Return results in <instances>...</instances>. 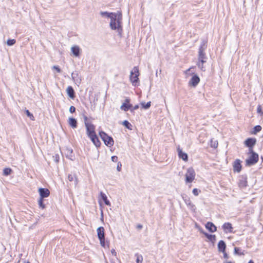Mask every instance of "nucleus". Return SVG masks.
I'll return each instance as SVG.
<instances>
[{
	"instance_id": "9",
	"label": "nucleus",
	"mask_w": 263,
	"mask_h": 263,
	"mask_svg": "<svg viewBox=\"0 0 263 263\" xmlns=\"http://www.w3.org/2000/svg\"><path fill=\"white\" fill-rule=\"evenodd\" d=\"M238 185L240 188L246 187L248 185L247 176L242 175L239 177Z\"/></svg>"
},
{
	"instance_id": "32",
	"label": "nucleus",
	"mask_w": 263,
	"mask_h": 263,
	"mask_svg": "<svg viewBox=\"0 0 263 263\" xmlns=\"http://www.w3.org/2000/svg\"><path fill=\"white\" fill-rule=\"evenodd\" d=\"M122 124L127 129L132 130V125L127 121L124 120L122 122Z\"/></svg>"
},
{
	"instance_id": "40",
	"label": "nucleus",
	"mask_w": 263,
	"mask_h": 263,
	"mask_svg": "<svg viewBox=\"0 0 263 263\" xmlns=\"http://www.w3.org/2000/svg\"><path fill=\"white\" fill-rule=\"evenodd\" d=\"M53 159L55 163H58L60 160V156L59 154H55L53 156Z\"/></svg>"
},
{
	"instance_id": "24",
	"label": "nucleus",
	"mask_w": 263,
	"mask_h": 263,
	"mask_svg": "<svg viewBox=\"0 0 263 263\" xmlns=\"http://www.w3.org/2000/svg\"><path fill=\"white\" fill-rule=\"evenodd\" d=\"M97 234L99 239L105 238L104 229L103 227H100L97 229Z\"/></svg>"
},
{
	"instance_id": "50",
	"label": "nucleus",
	"mask_w": 263,
	"mask_h": 263,
	"mask_svg": "<svg viewBox=\"0 0 263 263\" xmlns=\"http://www.w3.org/2000/svg\"><path fill=\"white\" fill-rule=\"evenodd\" d=\"M143 228V226L141 224H138L136 226V228L138 230H141Z\"/></svg>"
},
{
	"instance_id": "31",
	"label": "nucleus",
	"mask_w": 263,
	"mask_h": 263,
	"mask_svg": "<svg viewBox=\"0 0 263 263\" xmlns=\"http://www.w3.org/2000/svg\"><path fill=\"white\" fill-rule=\"evenodd\" d=\"M141 105L142 108L144 109H147L151 107V102L149 101L147 102L146 103H145V102H141Z\"/></svg>"
},
{
	"instance_id": "6",
	"label": "nucleus",
	"mask_w": 263,
	"mask_h": 263,
	"mask_svg": "<svg viewBox=\"0 0 263 263\" xmlns=\"http://www.w3.org/2000/svg\"><path fill=\"white\" fill-rule=\"evenodd\" d=\"M258 155L256 153H253L246 160V165L249 166H252L258 161Z\"/></svg>"
},
{
	"instance_id": "12",
	"label": "nucleus",
	"mask_w": 263,
	"mask_h": 263,
	"mask_svg": "<svg viewBox=\"0 0 263 263\" xmlns=\"http://www.w3.org/2000/svg\"><path fill=\"white\" fill-rule=\"evenodd\" d=\"M39 193L41 198L44 199L48 197L50 195V191L48 189L41 187L39 189Z\"/></svg>"
},
{
	"instance_id": "52",
	"label": "nucleus",
	"mask_w": 263,
	"mask_h": 263,
	"mask_svg": "<svg viewBox=\"0 0 263 263\" xmlns=\"http://www.w3.org/2000/svg\"><path fill=\"white\" fill-rule=\"evenodd\" d=\"M223 253V256L225 258H228V255L227 254V253L224 251V252H222Z\"/></svg>"
},
{
	"instance_id": "30",
	"label": "nucleus",
	"mask_w": 263,
	"mask_h": 263,
	"mask_svg": "<svg viewBox=\"0 0 263 263\" xmlns=\"http://www.w3.org/2000/svg\"><path fill=\"white\" fill-rule=\"evenodd\" d=\"M12 172V169L9 167H6L3 170V175L6 176L10 175Z\"/></svg>"
},
{
	"instance_id": "27",
	"label": "nucleus",
	"mask_w": 263,
	"mask_h": 263,
	"mask_svg": "<svg viewBox=\"0 0 263 263\" xmlns=\"http://www.w3.org/2000/svg\"><path fill=\"white\" fill-rule=\"evenodd\" d=\"M100 196L101 197L102 200L103 201V202H104V203L106 205H110V202L107 199V197L106 195L104 193H103L102 192H100Z\"/></svg>"
},
{
	"instance_id": "39",
	"label": "nucleus",
	"mask_w": 263,
	"mask_h": 263,
	"mask_svg": "<svg viewBox=\"0 0 263 263\" xmlns=\"http://www.w3.org/2000/svg\"><path fill=\"white\" fill-rule=\"evenodd\" d=\"M192 192L195 196H198L199 193L201 192V191L197 188H195L193 190Z\"/></svg>"
},
{
	"instance_id": "5",
	"label": "nucleus",
	"mask_w": 263,
	"mask_h": 263,
	"mask_svg": "<svg viewBox=\"0 0 263 263\" xmlns=\"http://www.w3.org/2000/svg\"><path fill=\"white\" fill-rule=\"evenodd\" d=\"M139 76V71L138 68L136 66L134 67L133 69L130 71L129 79L133 85H136L139 82L138 76Z\"/></svg>"
},
{
	"instance_id": "48",
	"label": "nucleus",
	"mask_w": 263,
	"mask_h": 263,
	"mask_svg": "<svg viewBox=\"0 0 263 263\" xmlns=\"http://www.w3.org/2000/svg\"><path fill=\"white\" fill-rule=\"evenodd\" d=\"M249 148V154H250V155H252L253 154V153H255V152L253 151V147H248Z\"/></svg>"
},
{
	"instance_id": "16",
	"label": "nucleus",
	"mask_w": 263,
	"mask_h": 263,
	"mask_svg": "<svg viewBox=\"0 0 263 263\" xmlns=\"http://www.w3.org/2000/svg\"><path fill=\"white\" fill-rule=\"evenodd\" d=\"M177 152H178V157L180 159H182L184 161H188L187 154L186 153L183 152L182 151V150L179 147H178L177 148Z\"/></svg>"
},
{
	"instance_id": "46",
	"label": "nucleus",
	"mask_w": 263,
	"mask_h": 263,
	"mask_svg": "<svg viewBox=\"0 0 263 263\" xmlns=\"http://www.w3.org/2000/svg\"><path fill=\"white\" fill-rule=\"evenodd\" d=\"M111 161L114 162H116L118 161V158L117 156H112L111 157Z\"/></svg>"
},
{
	"instance_id": "45",
	"label": "nucleus",
	"mask_w": 263,
	"mask_h": 263,
	"mask_svg": "<svg viewBox=\"0 0 263 263\" xmlns=\"http://www.w3.org/2000/svg\"><path fill=\"white\" fill-rule=\"evenodd\" d=\"M69 112L70 113H74L75 111H76V107L73 106H71L70 107H69Z\"/></svg>"
},
{
	"instance_id": "14",
	"label": "nucleus",
	"mask_w": 263,
	"mask_h": 263,
	"mask_svg": "<svg viewBox=\"0 0 263 263\" xmlns=\"http://www.w3.org/2000/svg\"><path fill=\"white\" fill-rule=\"evenodd\" d=\"M242 168L241 161L239 159H236L233 164V171L235 172L239 173Z\"/></svg>"
},
{
	"instance_id": "28",
	"label": "nucleus",
	"mask_w": 263,
	"mask_h": 263,
	"mask_svg": "<svg viewBox=\"0 0 263 263\" xmlns=\"http://www.w3.org/2000/svg\"><path fill=\"white\" fill-rule=\"evenodd\" d=\"M262 127L260 125H257L253 127V130L252 132V134L256 135L257 133H259L261 131Z\"/></svg>"
},
{
	"instance_id": "19",
	"label": "nucleus",
	"mask_w": 263,
	"mask_h": 263,
	"mask_svg": "<svg viewBox=\"0 0 263 263\" xmlns=\"http://www.w3.org/2000/svg\"><path fill=\"white\" fill-rule=\"evenodd\" d=\"M69 125L72 128H76L78 126V122L76 119L69 117L68 120Z\"/></svg>"
},
{
	"instance_id": "26",
	"label": "nucleus",
	"mask_w": 263,
	"mask_h": 263,
	"mask_svg": "<svg viewBox=\"0 0 263 263\" xmlns=\"http://www.w3.org/2000/svg\"><path fill=\"white\" fill-rule=\"evenodd\" d=\"M115 12H109L107 11H101L100 14L102 17L110 18L111 16L114 15Z\"/></svg>"
},
{
	"instance_id": "51",
	"label": "nucleus",
	"mask_w": 263,
	"mask_h": 263,
	"mask_svg": "<svg viewBox=\"0 0 263 263\" xmlns=\"http://www.w3.org/2000/svg\"><path fill=\"white\" fill-rule=\"evenodd\" d=\"M111 252L112 255H114L115 256H116L117 253H116V252L115 249H112L111 251Z\"/></svg>"
},
{
	"instance_id": "37",
	"label": "nucleus",
	"mask_w": 263,
	"mask_h": 263,
	"mask_svg": "<svg viewBox=\"0 0 263 263\" xmlns=\"http://www.w3.org/2000/svg\"><path fill=\"white\" fill-rule=\"evenodd\" d=\"M15 42L16 41L14 39H8L7 41V44L8 46H13Z\"/></svg>"
},
{
	"instance_id": "11",
	"label": "nucleus",
	"mask_w": 263,
	"mask_h": 263,
	"mask_svg": "<svg viewBox=\"0 0 263 263\" xmlns=\"http://www.w3.org/2000/svg\"><path fill=\"white\" fill-rule=\"evenodd\" d=\"M65 157L71 161L75 160V156L72 148L67 147L65 151Z\"/></svg>"
},
{
	"instance_id": "59",
	"label": "nucleus",
	"mask_w": 263,
	"mask_h": 263,
	"mask_svg": "<svg viewBox=\"0 0 263 263\" xmlns=\"http://www.w3.org/2000/svg\"><path fill=\"white\" fill-rule=\"evenodd\" d=\"M95 100H96V101H97V100H98V99H97V98H95Z\"/></svg>"
},
{
	"instance_id": "2",
	"label": "nucleus",
	"mask_w": 263,
	"mask_h": 263,
	"mask_svg": "<svg viewBox=\"0 0 263 263\" xmlns=\"http://www.w3.org/2000/svg\"><path fill=\"white\" fill-rule=\"evenodd\" d=\"M207 48V41L202 40L200 45L199 48L198 60L202 63H206L207 57L206 56L205 50Z\"/></svg>"
},
{
	"instance_id": "55",
	"label": "nucleus",
	"mask_w": 263,
	"mask_h": 263,
	"mask_svg": "<svg viewBox=\"0 0 263 263\" xmlns=\"http://www.w3.org/2000/svg\"><path fill=\"white\" fill-rule=\"evenodd\" d=\"M200 232L202 233H203V232H204L203 230H199Z\"/></svg>"
},
{
	"instance_id": "54",
	"label": "nucleus",
	"mask_w": 263,
	"mask_h": 263,
	"mask_svg": "<svg viewBox=\"0 0 263 263\" xmlns=\"http://www.w3.org/2000/svg\"><path fill=\"white\" fill-rule=\"evenodd\" d=\"M248 263H254V262H253V260H250V261H249V262H248Z\"/></svg>"
},
{
	"instance_id": "36",
	"label": "nucleus",
	"mask_w": 263,
	"mask_h": 263,
	"mask_svg": "<svg viewBox=\"0 0 263 263\" xmlns=\"http://www.w3.org/2000/svg\"><path fill=\"white\" fill-rule=\"evenodd\" d=\"M25 112L26 114V115H27V117H28L29 118H30V119L31 120H34V116H33L32 114L31 113L29 110L28 109H26L25 111Z\"/></svg>"
},
{
	"instance_id": "44",
	"label": "nucleus",
	"mask_w": 263,
	"mask_h": 263,
	"mask_svg": "<svg viewBox=\"0 0 263 263\" xmlns=\"http://www.w3.org/2000/svg\"><path fill=\"white\" fill-rule=\"evenodd\" d=\"M139 105H136L134 106H132V107L131 108L130 111L133 112L134 110H137L139 108Z\"/></svg>"
},
{
	"instance_id": "13",
	"label": "nucleus",
	"mask_w": 263,
	"mask_h": 263,
	"mask_svg": "<svg viewBox=\"0 0 263 263\" xmlns=\"http://www.w3.org/2000/svg\"><path fill=\"white\" fill-rule=\"evenodd\" d=\"M256 143V139L254 138H248L244 142L247 147H254Z\"/></svg>"
},
{
	"instance_id": "8",
	"label": "nucleus",
	"mask_w": 263,
	"mask_h": 263,
	"mask_svg": "<svg viewBox=\"0 0 263 263\" xmlns=\"http://www.w3.org/2000/svg\"><path fill=\"white\" fill-rule=\"evenodd\" d=\"M85 126L86 129V134L88 137L96 134L95 132L96 127L92 123L86 122Z\"/></svg>"
},
{
	"instance_id": "21",
	"label": "nucleus",
	"mask_w": 263,
	"mask_h": 263,
	"mask_svg": "<svg viewBox=\"0 0 263 263\" xmlns=\"http://www.w3.org/2000/svg\"><path fill=\"white\" fill-rule=\"evenodd\" d=\"M71 52L76 57H79L80 55L81 49L78 46H74L71 47Z\"/></svg>"
},
{
	"instance_id": "23",
	"label": "nucleus",
	"mask_w": 263,
	"mask_h": 263,
	"mask_svg": "<svg viewBox=\"0 0 263 263\" xmlns=\"http://www.w3.org/2000/svg\"><path fill=\"white\" fill-rule=\"evenodd\" d=\"M226 245L224 241L220 240L218 243V249L219 252H224L226 250Z\"/></svg>"
},
{
	"instance_id": "53",
	"label": "nucleus",
	"mask_w": 263,
	"mask_h": 263,
	"mask_svg": "<svg viewBox=\"0 0 263 263\" xmlns=\"http://www.w3.org/2000/svg\"><path fill=\"white\" fill-rule=\"evenodd\" d=\"M84 123H86V122H88V118L86 116L84 115Z\"/></svg>"
},
{
	"instance_id": "15",
	"label": "nucleus",
	"mask_w": 263,
	"mask_h": 263,
	"mask_svg": "<svg viewBox=\"0 0 263 263\" xmlns=\"http://www.w3.org/2000/svg\"><path fill=\"white\" fill-rule=\"evenodd\" d=\"M71 77L74 83L79 85L81 84V79L79 77V72L77 71H75L71 73Z\"/></svg>"
},
{
	"instance_id": "17",
	"label": "nucleus",
	"mask_w": 263,
	"mask_h": 263,
	"mask_svg": "<svg viewBox=\"0 0 263 263\" xmlns=\"http://www.w3.org/2000/svg\"><path fill=\"white\" fill-rule=\"evenodd\" d=\"M93 144L97 147H99L101 144V143L99 139L97 134L89 137Z\"/></svg>"
},
{
	"instance_id": "42",
	"label": "nucleus",
	"mask_w": 263,
	"mask_h": 263,
	"mask_svg": "<svg viewBox=\"0 0 263 263\" xmlns=\"http://www.w3.org/2000/svg\"><path fill=\"white\" fill-rule=\"evenodd\" d=\"M53 69H55L57 71V72L58 73H60L61 72V69L58 66H55V65L53 66Z\"/></svg>"
},
{
	"instance_id": "29",
	"label": "nucleus",
	"mask_w": 263,
	"mask_h": 263,
	"mask_svg": "<svg viewBox=\"0 0 263 263\" xmlns=\"http://www.w3.org/2000/svg\"><path fill=\"white\" fill-rule=\"evenodd\" d=\"M68 179L69 181H74V184L78 183V179L74 175L69 174L68 176Z\"/></svg>"
},
{
	"instance_id": "22",
	"label": "nucleus",
	"mask_w": 263,
	"mask_h": 263,
	"mask_svg": "<svg viewBox=\"0 0 263 263\" xmlns=\"http://www.w3.org/2000/svg\"><path fill=\"white\" fill-rule=\"evenodd\" d=\"M205 228L211 232L213 233L216 231V226L211 222H208L205 224Z\"/></svg>"
},
{
	"instance_id": "43",
	"label": "nucleus",
	"mask_w": 263,
	"mask_h": 263,
	"mask_svg": "<svg viewBox=\"0 0 263 263\" xmlns=\"http://www.w3.org/2000/svg\"><path fill=\"white\" fill-rule=\"evenodd\" d=\"M99 240L100 241L101 245L102 247H105V238L99 239Z\"/></svg>"
},
{
	"instance_id": "1",
	"label": "nucleus",
	"mask_w": 263,
	"mask_h": 263,
	"mask_svg": "<svg viewBox=\"0 0 263 263\" xmlns=\"http://www.w3.org/2000/svg\"><path fill=\"white\" fill-rule=\"evenodd\" d=\"M110 19V22L109 26L112 30H115L117 29L119 32L122 30L121 25L122 15L121 12L118 11L117 13H115L114 15L111 16Z\"/></svg>"
},
{
	"instance_id": "10",
	"label": "nucleus",
	"mask_w": 263,
	"mask_h": 263,
	"mask_svg": "<svg viewBox=\"0 0 263 263\" xmlns=\"http://www.w3.org/2000/svg\"><path fill=\"white\" fill-rule=\"evenodd\" d=\"M132 107V104H130V99L129 98H126L125 100V102L120 106V109L125 111H127L129 110H130Z\"/></svg>"
},
{
	"instance_id": "3",
	"label": "nucleus",
	"mask_w": 263,
	"mask_h": 263,
	"mask_svg": "<svg viewBox=\"0 0 263 263\" xmlns=\"http://www.w3.org/2000/svg\"><path fill=\"white\" fill-rule=\"evenodd\" d=\"M195 68V66H192L187 69L185 71L186 73H187L189 72H191L190 73L191 75H192V77L189 82V85L190 86H192L193 87H196L199 83L200 82V79L199 76L197 75V74H195V72L192 70L194 69Z\"/></svg>"
},
{
	"instance_id": "33",
	"label": "nucleus",
	"mask_w": 263,
	"mask_h": 263,
	"mask_svg": "<svg viewBox=\"0 0 263 263\" xmlns=\"http://www.w3.org/2000/svg\"><path fill=\"white\" fill-rule=\"evenodd\" d=\"M135 256L136 257V262L137 263H142V261H143L142 256L139 254H136Z\"/></svg>"
},
{
	"instance_id": "57",
	"label": "nucleus",
	"mask_w": 263,
	"mask_h": 263,
	"mask_svg": "<svg viewBox=\"0 0 263 263\" xmlns=\"http://www.w3.org/2000/svg\"><path fill=\"white\" fill-rule=\"evenodd\" d=\"M24 263H30L29 261H24Z\"/></svg>"
},
{
	"instance_id": "38",
	"label": "nucleus",
	"mask_w": 263,
	"mask_h": 263,
	"mask_svg": "<svg viewBox=\"0 0 263 263\" xmlns=\"http://www.w3.org/2000/svg\"><path fill=\"white\" fill-rule=\"evenodd\" d=\"M257 112L260 115L263 116V111H262V107L260 105H258L257 108Z\"/></svg>"
},
{
	"instance_id": "58",
	"label": "nucleus",
	"mask_w": 263,
	"mask_h": 263,
	"mask_svg": "<svg viewBox=\"0 0 263 263\" xmlns=\"http://www.w3.org/2000/svg\"><path fill=\"white\" fill-rule=\"evenodd\" d=\"M95 100H96V101H97V100H98V99H97V98H95Z\"/></svg>"
},
{
	"instance_id": "60",
	"label": "nucleus",
	"mask_w": 263,
	"mask_h": 263,
	"mask_svg": "<svg viewBox=\"0 0 263 263\" xmlns=\"http://www.w3.org/2000/svg\"><path fill=\"white\" fill-rule=\"evenodd\" d=\"M261 159H262V161H263V157H261Z\"/></svg>"
},
{
	"instance_id": "34",
	"label": "nucleus",
	"mask_w": 263,
	"mask_h": 263,
	"mask_svg": "<svg viewBox=\"0 0 263 263\" xmlns=\"http://www.w3.org/2000/svg\"><path fill=\"white\" fill-rule=\"evenodd\" d=\"M44 199L43 198H40L38 203L40 208H41L42 209L45 208V204L44 203Z\"/></svg>"
},
{
	"instance_id": "56",
	"label": "nucleus",
	"mask_w": 263,
	"mask_h": 263,
	"mask_svg": "<svg viewBox=\"0 0 263 263\" xmlns=\"http://www.w3.org/2000/svg\"><path fill=\"white\" fill-rule=\"evenodd\" d=\"M103 214H102V215H101V219H103Z\"/></svg>"
},
{
	"instance_id": "18",
	"label": "nucleus",
	"mask_w": 263,
	"mask_h": 263,
	"mask_svg": "<svg viewBox=\"0 0 263 263\" xmlns=\"http://www.w3.org/2000/svg\"><path fill=\"white\" fill-rule=\"evenodd\" d=\"M67 93L69 98L72 99L76 97V93L74 89L71 86H68L66 89Z\"/></svg>"
},
{
	"instance_id": "41",
	"label": "nucleus",
	"mask_w": 263,
	"mask_h": 263,
	"mask_svg": "<svg viewBox=\"0 0 263 263\" xmlns=\"http://www.w3.org/2000/svg\"><path fill=\"white\" fill-rule=\"evenodd\" d=\"M218 146V142L217 141H211V146L213 148H216Z\"/></svg>"
},
{
	"instance_id": "20",
	"label": "nucleus",
	"mask_w": 263,
	"mask_h": 263,
	"mask_svg": "<svg viewBox=\"0 0 263 263\" xmlns=\"http://www.w3.org/2000/svg\"><path fill=\"white\" fill-rule=\"evenodd\" d=\"M222 229L227 233L232 232L233 230L232 224L229 222L224 223L222 226Z\"/></svg>"
},
{
	"instance_id": "47",
	"label": "nucleus",
	"mask_w": 263,
	"mask_h": 263,
	"mask_svg": "<svg viewBox=\"0 0 263 263\" xmlns=\"http://www.w3.org/2000/svg\"><path fill=\"white\" fill-rule=\"evenodd\" d=\"M122 164L120 162H119L117 164V170L120 172L121 170Z\"/></svg>"
},
{
	"instance_id": "49",
	"label": "nucleus",
	"mask_w": 263,
	"mask_h": 263,
	"mask_svg": "<svg viewBox=\"0 0 263 263\" xmlns=\"http://www.w3.org/2000/svg\"><path fill=\"white\" fill-rule=\"evenodd\" d=\"M239 249L238 248H235L234 249V252L235 254H239V255H241V254H243V253H239Z\"/></svg>"
},
{
	"instance_id": "4",
	"label": "nucleus",
	"mask_w": 263,
	"mask_h": 263,
	"mask_svg": "<svg viewBox=\"0 0 263 263\" xmlns=\"http://www.w3.org/2000/svg\"><path fill=\"white\" fill-rule=\"evenodd\" d=\"M99 135L102 140L103 141L104 144L108 147H111L114 144V141L113 138L108 135L105 132L103 131H100L99 133Z\"/></svg>"
},
{
	"instance_id": "25",
	"label": "nucleus",
	"mask_w": 263,
	"mask_h": 263,
	"mask_svg": "<svg viewBox=\"0 0 263 263\" xmlns=\"http://www.w3.org/2000/svg\"><path fill=\"white\" fill-rule=\"evenodd\" d=\"M203 234L206 236V237L212 242L214 243L216 240V237L215 235L209 234L206 232H203Z\"/></svg>"
},
{
	"instance_id": "35",
	"label": "nucleus",
	"mask_w": 263,
	"mask_h": 263,
	"mask_svg": "<svg viewBox=\"0 0 263 263\" xmlns=\"http://www.w3.org/2000/svg\"><path fill=\"white\" fill-rule=\"evenodd\" d=\"M205 63H202V62H200V61H198L197 63V66L198 67V68L202 71H204L205 70V67H204L203 66V64H204Z\"/></svg>"
},
{
	"instance_id": "7",
	"label": "nucleus",
	"mask_w": 263,
	"mask_h": 263,
	"mask_svg": "<svg viewBox=\"0 0 263 263\" xmlns=\"http://www.w3.org/2000/svg\"><path fill=\"white\" fill-rule=\"evenodd\" d=\"M185 176L186 183L192 182L195 177V172L194 170L192 167L189 168Z\"/></svg>"
}]
</instances>
